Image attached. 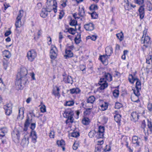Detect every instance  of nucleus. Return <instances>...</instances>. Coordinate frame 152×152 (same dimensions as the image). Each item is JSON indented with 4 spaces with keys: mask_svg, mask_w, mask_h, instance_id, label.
<instances>
[{
    "mask_svg": "<svg viewBox=\"0 0 152 152\" xmlns=\"http://www.w3.org/2000/svg\"><path fill=\"white\" fill-rule=\"evenodd\" d=\"M74 114L73 112L71 109L65 110L63 115L64 117L67 118L66 121V124L69 123H72L73 122Z\"/></svg>",
    "mask_w": 152,
    "mask_h": 152,
    "instance_id": "f03ea898",
    "label": "nucleus"
},
{
    "mask_svg": "<svg viewBox=\"0 0 152 152\" xmlns=\"http://www.w3.org/2000/svg\"><path fill=\"white\" fill-rule=\"evenodd\" d=\"M69 24L71 26H76L78 25L77 21L75 20H72L71 19L69 22Z\"/></svg>",
    "mask_w": 152,
    "mask_h": 152,
    "instance_id": "c756f323",
    "label": "nucleus"
},
{
    "mask_svg": "<svg viewBox=\"0 0 152 152\" xmlns=\"http://www.w3.org/2000/svg\"><path fill=\"white\" fill-rule=\"evenodd\" d=\"M108 105H100L99 108L102 111H104L108 108Z\"/></svg>",
    "mask_w": 152,
    "mask_h": 152,
    "instance_id": "a18cd8bd",
    "label": "nucleus"
},
{
    "mask_svg": "<svg viewBox=\"0 0 152 152\" xmlns=\"http://www.w3.org/2000/svg\"><path fill=\"white\" fill-rule=\"evenodd\" d=\"M106 55L108 56H110L113 53V49L111 47H107L105 48Z\"/></svg>",
    "mask_w": 152,
    "mask_h": 152,
    "instance_id": "dca6fc26",
    "label": "nucleus"
},
{
    "mask_svg": "<svg viewBox=\"0 0 152 152\" xmlns=\"http://www.w3.org/2000/svg\"><path fill=\"white\" fill-rule=\"evenodd\" d=\"M91 17L92 18L94 19L97 18L98 16V15L95 12H93L91 14Z\"/></svg>",
    "mask_w": 152,
    "mask_h": 152,
    "instance_id": "8fccbe9b",
    "label": "nucleus"
},
{
    "mask_svg": "<svg viewBox=\"0 0 152 152\" xmlns=\"http://www.w3.org/2000/svg\"><path fill=\"white\" fill-rule=\"evenodd\" d=\"M78 15L80 17H83L85 15V12L83 8L79 11Z\"/></svg>",
    "mask_w": 152,
    "mask_h": 152,
    "instance_id": "f704fd0d",
    "label": "nucleus"
},
{
    "mask_svg": "<svg viewBox=\"0 0 152 152\" xmlns=\"http://www.w3.org/2000/svg\"><path fill=\"white\" fill-rule=\"evenodd\" d=\"M104 79L110 82L112 80V76L108 72H105L104 75Z\"/></svg>",
    "mask_w": 152,
    "mask_h": 152,
    "instance_id": "a211bd4d",
    "label": "nucleus"
},
{
    "mask_svg": "<svg viewBox=\"0 0 152 152\" xmlns=\"http://www.w3.org/2000/svg\"><path fill=\"white\" fill-rule=\"evenodd\" d=\"M104 80V78H100L99 83L100 85L101 86L104 85V84H107V82L105 80Z\"/></svg>",
    "mask_w": 152,
    "mask_h": 152,
    "instance_id": "ea45409f",
    "label": "nucleus"
},
{
    "mask_svg": "<svg viewBox=\"0 0 152 152\" xmlns=\"http://www.w3.org/2000/svg\"><path fill=\"white\" fill-rule=\"evenodd\" d=\"M147 9L148 11H151L152 10V5L151 3L147 5Z\"/></svg>",
    "mask_w": 152,
    "mask_h": 152,
    "instance_id": "6e6d98bb",
    "label": "nucleus"
},
{
    "mask_svg": "<svg viewBox=\"0 0 152 152\" xmlns=\"http://www.w3.org/2000/svg\"><path fill=\"white\" fill-rule=\"evenodd\" d=\"M52 5L50 6L46 5V7L44 8L46 9L47 11H48V12H50L52 10Z\"/></svg>",
    "mask_w": 152,
    "mask_h": 152,
    "instance_id": "5fc2aeb1",
    "label": "nucleus"
},
{
    "mask_svg": "<svg viewBox=\"0 0 152 152\" xmlns=\"http://www.w3.org/2000/svg\"><path fill=\"white\" fill-rule=\"evenodd\" d=\"M79 133L77 132L74 131L71 134V136L74 137H77L79 136Z\"/></svg>",
    "mask_w": 152,
    "mask_h": 152,
    "instance_id": "79ce46f5",
    "label": "nucleus"
},
{
    "mask_svg": "<svg viewBox=\"0 0 152 152\" xmlns=\"http://www.w3.org/2000/svg\"><path fill=\"white\" fill-rule=\"evenodd\" d=\"M64 56L65 59H67L73 57V53L70 50L66 48L65 50V54Z\"/></svg>",
    "mask_w": 152,
    "mask_h": 152,
    "instance_id": "423d86ee",
    "label": "nucleus"
},
{
    "mask_svg": "<svg viewBox=\"0 0 152 152\" xmlns=\"http://www.w3.org/2000/svg\"><path fill=\"white\" fill-rule=\"evenodd\" d=\"M70 91V93L73 94H78L81 91L78 88H73L67 91Z\"/></svg>",
    "mask_w": 152,
    "mask_h": 152,
    "instance_id": "4be33fe9",
    "label": "nucleus"
},
{
    "mask_svg": "<svg viewBox=\"0 0 152 152\" xmlns=\"http://www.w3.org/2000/svg\"><path fill=\"white\" fill-rule=\"evenodd\" d=\"M32 120V118L30 119L29 117L27 115L26 117V119L24 124V128L23 129L24 131L26 132L27 131L28 127L31 123Z\"/></svg>",
    "mask_w": 152,
    "mask_h": 152,
    "instance_id": "39448f33",
    "label": "nucleus"
},
{
    "mask_svg": "<svg viewBox=\"0 0 152 152\" xmlns=\"http://www.w3.org/2000/svg\"><path fill=\"white\" fill-rule=\"evenodd\" d=\"M15 26L16 27L15 30L18 31V28H20L21 26V22L20 19H17L15 23Z\"/></svg>",
    "mask_w": 152,
    "mask_h": 152,
    "instance_id": "cd10ccee",
    "label": "nucleus"
},
{
    "mask_svg": "<svg viewBox=\"0 0 152 152\" xmlns=\"http://www.w3.org/2000/svg\"><path fill=\"white\" fill-rule=\"evenodd\" d=\"M53 48H51L50 50V57L51 59H55L56 58L57 56V54L56 52L55 51V50L56 49V48L54 46Z\"/></svg>",
    "mask_w": 152,
    "mask_h": 152,
    "instance_id": "1a4fd4ad",
    "label": "nucleus"
},
{
    "mask_svg": "<svg viewBox=\"0 0 152 152\" xmlns=\"http://www.w3.org/2000/svg\"><path fill=\"white\" fill-rule=\"evenodd\" d=\"M108 86V84H104L103 85L101 86H100L99 87V88L101 90H103L105 89L106 88H107Z\"/></svg>",
    "mask_w": 152,
    "mask_h": 152,
    "instance_id": "3c124183",
    "label": "nucleus"
},
{
    "mask_svg": "<svg viewBox=\"0 0 152 152\" xmlns=\"http://www.w3.org/2000/svg\"><path fill=\"white\" fill-rule=\"evenodd\" d=\"M92 108H87L86 109V110L84 112V115H89L91 113V110Z\"/></svg>",
    "mask_w": 152,
    "mask_h": 152,
    "instance_id": "de8ad7c7",
    "label": "nucleus"
},
{
    "mask_svg": "<svg viewBox=\"0 0 152 152\" xmlns=\"http://www.w3.org/2000/svg\"><path fill=\"white\" fill-rule=\"evenodd\" d=\"M27 74V69L24 67L21 68L20 72L18 73L15 85L20 90L22 89L25 84L28 82L26 77Z\"/></svg>",
    "mask_w": 152,
    "mask_h": 152,
    "instance_id": "f257e3e1",
    "label": "nucleus"
},
{
    "mask_svg": "<svg viewBox=\"0 0 152 152\" xmlns=\"http://www.w3.org/2000/svg\"><path fill=\"white\" fill-rule=\"evenodd\" d=\"M80 68L81 70L83 72L84 71L86 70V67L85 65H80Z\"/></svg>",
    "mask_w": 152,
    "mask_h": 152,
    "instance_id": "0e129e2a",
    "label": "nucleus"
},
{
    "mask_svg": "<svg viewBox=\"0 0 152 152\" xmlns=\"http://www.w3.org/2000/svg\"><path fill=\"white\" fill-rule=\"evenodd\" d=\"M55 132L54 131H51L49 134V136L50 138H54Z\"/></svg>",
    "mask_w": 152,
    "mask_h": 152,
    "instance_id": "052dcab7",
    "label": "nucleus"
},
{
    "mask_svg": "<svg viewBox=\"0 0 152 152\" xmlns=\"http://www.w3.org/2000/svg\"><path fill=\"white\" fill-rule=\"evenodd\" d=\"M90 10H97L98 9V7L96 5L92 4L89 8Z\"/></svg>",
    "mask_w": 152,
    "mask_h": 152,
    "instance_id": "4c0bfd02",
    "label": "nucleus"
},
{
    "mask_svg": "<svg viewBox=\"0 0 152 152\" xmlns=\"http://www.w3.org/2000/svg\"><path fill=\"white\" fill-rule=\"evenodd\" d=\"M96 137L97 139L102 138L103 137L104 134L98 132H96Z\"/></svg>",
    "mask_w": 152,
    "mask_h": 152,
    "instance_id": "e433bc0d",
    "label": "nucleus"
},
{
    "mask_svg": "<svg viewBox=\"0 0 152 152\" xmlns=\"http://www.w3.org/2000/svg\"><path fill=\"white\" fill-rule=\"evenodd\" d=\"M90 122V121L88 118L84 117L82 119V123L85 125H88Z\"/></svg>",
    "mask_w": 152,
    "mask_h": 152,
    "instance_id": "a878e982",
    "label": "nucleus"
},
{
    "mask_svg": "<svg viewBox=\"0 0 152 152\" xmlns=\"http://www.w3.org/2000/svg\"><path fill=\"white\" fill-rule=\"evenodd\" d=\"M147 29L145 28V30L143 31V35L142 36V39L144 37H145L146 36H148L147 35Z\"/></svg>",
    "mask_w": 152,
    "mask_h": 152,
    "instance_id": "4d7b16f0",
    "label": "nucleus"
},
{
    "mask_svg": "<svg viewBox=\"0 0 152 152\" xmlns=\"http://www.w3.org/2000/svg\"><path fill=\"white\" fill-rule=\"evenodd\" d=\"M35 127V123H32L31 124V126L30 127V128L32 130V131H33V130L34 129Z\"/></svg>",
    "mask_w": 152,
    "mask_h": 152,
    "instance_id": "774afa93",
    "label": "nucleus"
},
{
    "mask_svg": "<svg viewBox=\"0 0 152 152\" xmlns=\"http://www.w3.org/2000/svg\"><path fill=\"white\" fill-rule=\"evenodd\" d=\"M74 102L73 100H71L69 101H66L65 104H74Z\"/></svg>",
    "mask_w": 152,
    "mask_h": 152,
    "instance_id": "680f3d73",
    "label": "nucleus"
},
{
    "mask_svg": "<svg viewBox=\"0 0 152 152\" xmlns=\"http://www.w3.org/2000/svg\"><path fill=\"white\" fill-rule=\"evenodd\" d=\"M99 59L104 64L106 65L108 64V60L105 56L104 55L100 56Z\"/></svg>",
    "mask_w": 152,
    "mask_h": 152,
    "instance_id": "aec40b11",
    "label": "nucleus"
},
{
    "mask_svg": "<svg viewBox=\"0 0 152 152\" xmlns=\"http://www.w3.org/2000/svg\"><path fill=\"white\" fill-rule=\"evenodd\" d=\"M140 89H141L136 88L137 91H136L135 90H133L134 93L136 96H138L140 95V94L139 92V90H140Z\"/></svg>",
    "mask_w": 152,
    "mask_h": 152,
    "instance_id": "864d4df0",
    "label": "nucleus"
},
{
    "mask_svg": "<svg viewBox=\"0 0 152 152\" xmlns=\"http://www.w3.org/2000/svg\"><path fill=\"white\" fill-rule=\"evenodd\" d=\"M98 132L104 134V127L103 126H100L99 127Z\"/></svg>",
    "mask_w": 152,
    "mask_h": 152,
    "instance_id": "37998d69",
    "label": "nucleus"
},
{
    "mask_svg": "<svg viewBox=\"0 0 152 152\" xmlns=\"http://www.w3.org/2000/svg\"><path fill=\"white\" fill-rule=\"evenodd\" d=\"M53 2L54 3V4H53V5L55 7L53 8V10L54 11V12L55 13H56L57 12V2H56V0H53Z\"/></svg>",
    "mask_w": 152,
    "mask_h": 152,
    "instance_id": "49530a36",
    "label": "nucleus"
},
{
    "mask_svg": "<svg viewBox=\"0 0 152 152\" xmlns=\"http://www.w3.org/2000/svg\"><path fill=\"white\" fill-rule=\"evenodd\" d=\"M104 151L105 152L107 151H109L111 150V147L110 146L106 145L105 146V148L104 149Z\"/></svg>",
    "mask_w": 152,
    "mask_h": 152,
    "instance_id": "13d9d810",
    "label": "nucleus"
},
{
    "mask_svg": "<svg viewBox=\"0 0 152 152\" xmlns=\"http://www.w3.org/2000/svg\"><path fill=\"white\" fill-rule=\"evenodd\" d=\"M151 37L148 36L144 37L143 39L142 37V40L143 41L142 43L144 44L143 46H145V48H147L151 44Z\"/></svg>",
    "mask_w": 152,
    "mask_h": 152,
    "instance_id": "20e7f679",
    "label": "nucleus"
},
{
    "mask_svg": "<svg viewBox=\"0 0 152 152\" xmlns=\"http://www.w3.org/2000/svg\"><path fill=\"white\" fill-rule=\"evenodd\" d=\"M29 142V137H28L24 136V138L22 140L21 144L23 146L27 145Z\"/></svg>",
    "mask_w": 152,
    "mask_h": 152,
    "instance_id": "4468645a",
    "label": "nucleus"
},
{
    "mask_svg": "<svg viewBox=\"0 0 152 152\" xmlns=\"http://www.w3.org/2000/svg\"><path fill=\"white\" fill-rule=\"evenodd\" d=\"M148 126L151 131H152V125L151 122H148Z\"/></svg>",
    "mask_w": 152,
    "mask_h": 152,
    "instance_id": "69168bd1",
    "label": "nucleus"
},
{
    "mask_svg": "<svg viewBox=\"0 0 152 152\" xmlns=\"http://www.w3.org/2000/svg\"><path fill=\"white\" fill-rule=\"evenodd\" d=\"M96 134V132L95 130H92L91 131L88 133V136L90 138L93 137L95 134Z\"/></svg>",
    "mask_w": 152,
    "mask_h": 152,
    "instance_id": "58836bf2",
    "label": "nucleus"
},
{
    "mask_svg": "<svg viewBox=\"0 0 152 152\" xmlns=\"http://www.w3.org/2000/svg\"><path fill=\"white\" fill-rule=\"evenodd\" d=\"M114 118L115 121L116 122L119 123L120 122L121 118V115L116 113V115H114Z\"/></svg>",
    "mask_w": 152,
    "mask_h": 152,
    "instance_id": "c85d7f7f",
    "label": "nucleus"
},
{
    "mask_svg": "<svg viewBox=\"0 0 152 152\" xmlns=\"http://www.w3.org/2000/svg\"><path fill=\"white\" fill-rule=\"evenodd\" d=\"M132 142L134 144H136L137 146H139L140 142L138 140V137L136 136H133L132 138Z\"/></svg>",
    "mask_w": 152,
    "mask_h": 152,
    "instance_id": "bb28decb",
    "label": "nucleus"
},
{
    "mask_svg": "<svg viewBox=\"0 0 152 152\" xmlns=\"http://www.w3.org/2000/svg\"><path fill=\"white\" fill-rule=\"evenodd\" d=\"M144 6L143 5L140 6L138 9L140 18L141 19H142L144 18L145 15V11Z\"/></svg>",
    "mask_w": 152,
    "mask_h": 152,
    "instance_id": "ddd939ff",
    "label": "nucleus"
},
{
    "mask_svg": "<svg viewBox=\"0 0 152 152\" xmlns=\"http://www.w3.org/2000/svg\"><path fill=\"white\" fill-rule=\"evenodd\" d=\"M139 117L138 114L136 112H133L131 114V119L132 121L135 122L138 121Z\"/></svg>",
    "mask_w": 152,
    "mask_h": 152,
    "instance_id": "0eeeda50",
    "label": "nucleus"
},
{
    "mask_svg": "<svg viewBox=\"0 0 152 152\" xmlns=\"http://www.w3.org/2000/svg\"><path fill=\"white\" fill-rule=\"evenodd\" d=\"M11 33V31H6L4 34V36L5 37H7Z\"/></svg>",
    "mask_w": 152,
    "mask_h": 152,
    "instance_id": "338daca9",
    "label": "nucleus"
},
{
    "mask_svg": "<svg viewBox=\"0 0 152 152\" xmlns=\"http://www.w3.org/2000/svg\"><path fill=\"white\" fill-rule=\"evenodd\" d=\"M135 2L139 5H141L144 3V0H136Z\"/></svg>",
    "mask_w": 152,
    "mask_h": 152,
    "instance_id": "e2e57ef3",
    "label": "nucleus"
},
{
    "mask_svg": "<svg viewBox=\"0 0 152 152\" xmlns=\"http://www.w3.org/2000/svg\"><path fill=\"white\" fill-rule=\"evenodd\" d=\"M2 53L4 56L8 58H10L11 56V53L8 50H4L2 52Z\"/></svg>",
    "mask_w": 152,
    "mask_h": 152,
    "instance_id": "5701e85b",
    "label": "nucleus"
},
{
    "mask_svg": "<svg viewBox=\"0 0 152 152\" xmlns=\"http://www.w3.org/2000/svg\"><path fill=\"white\" fill-rule=\"evenodd\" d=\"M30 136L32 137V140L34 142H35L37 138L36 133L35 131H31Z\"/></svg>",
    "mask_w": 152,
    "mask_h": 152,
    "instance_id": "412c9836",
    "label": "nucleus"
},
{
    "mask_svg": "<svg viewBox=\"0 0 152 152\" xmlns=\"http://www.w3.org/2000/svg\"><path fill=\"white\" fill-rule=\"evenodd\" d=\"M116 35L120 41H122L123 39L124 36L122 32L117 34Z\"/></svg>",
    "mask_w": 152,
    "mask_h": 152,
    "instance_id": "7c9ffc66",
    "label": "nucleus"
},
{
    "mask_svg": "<svg viewBox=\"0 0 152 152\" xmlns=\"http://www.w3.org/2000/svg\"><path fill=\"white\" fill-rule=\"evenodd\" d=\"M56 143L58 146H61L62 148L63 151L65 150L64 146L65 142L64 140H57Z\"/></svg>",
    "mask_w": 152,
    "mask_h": 152,
    "instance_id": "f3484780",
    "label": "nucleus"
},
{
    "mask_svg": "<svg viewBox=\"0 0 152 152\" xmlns=\"http://www.w3.org/2000/svg\"><path fill=\"white\" fill-rule=\"evenodd\" d=\"M48 12L46 9L43 8L42 9L40 15L42 18H45L48 15Z\"/></svg>",
    "mask_w": 152,
    "mask_h": 152,
    "instance_id": "6ab92c4d",
    "label": "nucleus"
},
{
    "mask_svg": "<svg viewBox=\"0 0 152 152\" xmlns=\"http://www.w3.org/2000/svg\"><path fill=\"white\" fill-rule=\"evenodd\" d=\"M84 28L87 31H92L94 29V25L93 23H90L85 25Z\"/></svg>",
    "mask_w": 152,
    "mask_h": 152,
    "instance_id": "9d476101",
    "label": "nucleus"
},
{
    "mask_svg": "<svg viewBox=\"0 0 152 152\" xmlns=\"http://www.w3.org/2000/svg\"><path fill=\"white\" fill-rule=\"evenodd\" d=\"M78 143L77 142H75L72 146L73 149L74 150H77L78 148Z\"/></svg>",
    "mask_w": 152,
    "mask_h": 152,
    "instance_id": "bf43d9fd",
    "label": "nucleus"
},
{
    "mask_svg": "<svg viewBox=\"0 0 152 152\" xmlns=\"http://www.w3.org/2000/svg\"><path fill=\"white\" fill-rule=\"evenodd\" d=\"M141 82L139 80L137 81L136 83L135 87L136 89H141Z\"/></svg>",
    "mask_w": 152,
    "mask_h": 152,
    "instance_id": "c03bdc74",
    "label": "nucleus"
},
{
    "mask_svg": "<svg viewBox=\"0 0 152 152\" xmlns=\"http://www.w3.org/2000/svg\"><path fill=\"white\" fill-rule=\"evenodd\" d=\"M4 109L5 110V114L7 115H9L12 113V107L11 105H5Z\"/></svg>",
    "mask_w": 152,
    "mask_h": 152,
    "instance_id": "9b49d317",
    "label": "nucleus"
},
{
    "mask_svg": "<svg viewBox=\"0 0 152 152\" xmlns=\"http://www.w3.org/2000/svg\"><path fill=\"white\" fill-rule=\"evenodd\" d=\"M20 134L19 132L18 131L14 132L12 134V136L13 139L15 140H19L20 139Z\"/></svg>",
    "mask_w": 152,
    "mask_h": 152,
    "instance_id": "2eb2a0df",
    "label": "nucleus"
},
{
    "mask_svg": "<svg viewBox=\"0 0 152 152\" xmlns=\"http://www.w3.org/2000/svg\"><path fill=\"white\" fill-rule=\"evenodd\" d=\"M64 32L65 33L68 32L69 33L72 35H74L75 34V30L74 29V28H69V29H67V31H65V30H64Z\"/></svg>",
    "mask_w": 152,
    "mask_h": 152,
    "instance_id": "473e14b6",
    "label": "nucleus"
},
{
    "mask_svg": "<svg viewBox=\"0 0 152 152\" xmlns=\"http://www.w3.org/2000/svg\"><path fill=\"white\" fill-rule=\"evenodd\" d=\"M24 107H20L19 110V113L17 117V119L18 120H22L24 117Z\"/></svg>",
    "mask_w": 152,
    "mask_h": 152,
    "instance_id": "6e6552de",
    "label": "nucleus"
},
{
    "mask_svg": "<svg viewBox=\"0 0 152 152\" xmlns=\"http://www.w3.org/2000/svg\"><path fill=\"white\" fill-rule=\"evenodd\" d=\"M95 98L93 96H90L87 100L88 103L92 104L95 100Z\"/></svg>",
    "mask_w": 152,
    "mask_h": 152,
    "instance_id": "2f4dec72",
    "label": "nucleus"
},
{
    "mask_svg": "<svg viewBox=\"0 0 152 152\" xmlns=\"http://www.w3.org/2000/svg\"><path fill=\"white\" fill-rule=\"evenodd\" d=\"M3 62L4 69L6 70L8 66V62L6 60L3 61Z\"/></svg>",
    "mask_w": 152,
    "mask_h": 152,
    "instance_id": "09e8293b",
    "label": "nucleus"
},
{
    "mask_svg": "<svg viewBox=\"0 0 152 152\" xmlns=\"http://www.w3.org/2000/svg\"><path fill=\"white\" fill-rule=\"evenodd\" d=\"M74 40L76 44H78L80 43L81 41V34L79 35V37L78 38H77V37H76L74 39Z\"/></svg>",
    "mask_w": 152,
    "mask_h": 152,
    "instance_id": "72a5a7b5",
    "label": "nucleus"
},
{
    "mask_svg": "<svg viewBox=\"0 0 152 152\" xmlns=\"http://www.w3.org/2000/svg\"><path fill=\"white\" fill-rule=\"evenodd\" d=\"M40 109L42 113H44L46 112V108L45 105H42L40 108Z\"/></svg>",
    "mask_w": 152,
    "mask_h": 152,
    "instance_id": "603ef678",
    "label": "nucleus"
},
{
    "mask_svg": "<svg viewBox=\"0 0 152 152\" xmlns=\"http://www.w3.org/2000/svg\"><path fill=\"white\" fill-rule=\"evenodd\" d=\"M119 94V91L117 89L114 90L113 92V96L115 98H117Z\"/></svg>",
    "mask_w": 152,
    "mask_h": 152,
    "instance_id": "c9c22d12",
    "label": "nucleus"
},
{
    "mask_svg": "<svg viewBox=\"0 0 152 152\" xmlns=\"http://www.w3.org/2000/svg\"><path fill=\"white\" fill-rule=\"evenodd\" d=\"M23 10H20L19 12V14L18 15L17 17V19H21V17L23 16Z\"/></svg>",
    "mask_w": 152,
    "mask_h": 152,
    "instance_id": "a19ab883",
    "label": "nucleus"
},
{
    "mask_svg": "<svg viewBox=\"0 0 152 152\" xmlns=\"http://www.w3.org/2000/svg\"><path fill=\"white\" fill-rule=\"evenodd\" d=\"M129 76H130L132 77V79L129 78V82L131 83L132 84H133L134 83V82L135 81H138L139 80L138 78L136 77H134L133 75H130Z\"/></svg>",
    "mask_w": 152,
    "mask_h": 152,
    "instance_id": "b1692460",
    "label": "nucleus"
},
{
    "mask_svg": "<svg viewBox=\"0 0 152 152\" xmlns=\"http://www.w3.org/2000/svg\"><path fill=\"white\" fill-rule=\"evenodd\" d=\"M63 81L65 83H70L72 84L73 80L71 76H66L63 78Z\"/></svg>",
    "mask_w": 152,
    "mask_h": 152,
    "instance_id": "f8f14e48",
    "label": "nucleus"
},
{
    "mask_svg": "<svg viewBox=\"0 0 152 152\" xmlns=\"http://www.w3.org/2000/svg\"><path fill=\"white\" fill-rule=\"evenodd\" d=\"M8 130L6 128H3L0 129V136L4 137L7 132Z\"/></svg>",
    "mask_w": 152,
    "mask_h": 152,
    "instance_id": "393cba45",
    "label": "nucleus"
},
{
    "mask_svg": "<svg viewBox=\"0 0 152 152\" xmlns=\"http://www.w3.org/2000/svg\"><path fill=\"white\" fill-rule=\"evenodd\" d=\"M37 56V53L34 50L29 51L27 53V57L28 60L30 61H33Z\"/></svg>",
    "mask_w": 152,
    "mask_h": 152,
    "instance_id": "7ed1b4c3",
    "label": "nucleus"
}]
</instances>
